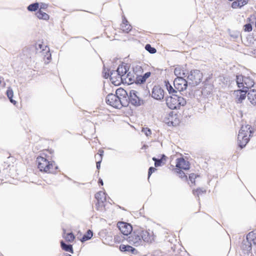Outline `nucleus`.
<instances>
[{"instance_id":"bf43d9fd","label":"nucleus","mask_w":256,"mask_h":256,"mask_svg":"<svg viewBox=\"0 0 256 256\" xmlns=\"http://www.w3.org/2000/svg\"><path fill=\"white\" fill-rule=\"evenodd\" d=\"M248 2V0H246Z\"/></svg>"},{"instance_id":"a211bd4d","label":"nucleus","mask_w":256,"mask_h":256,"mask_svg":"<svg viewBox=\"0 0 256 256\" xmlns=\"http://www.w3.org/2000/svg\"><path fill=\"white\" fill-rule=\"evenodd\" d=\"M237 94V98L236 102L237 103H241L242 100H244L246 98V94L248 92V90L244 91L242 90V88L240 89L236 92Z\"/></svg>"},{"instance_id":"c9c22d12","label":"nucleus","mask_w":256,"mask_h":256,"mask_svg":"<svg viewBox=\"0 0 256 256\" xmlns=\"http://www.w3.org/2000/svg\"><path fill=\"white\" fill-rule=\"evenodd\" d=\"M152 160L154 162V166L156 167L160 166L165 164L160 158H156V157H153Z\"/></svg>"},{"instance_id":"58836bf2","label":"nucleus","mask_w":256,"mask_h":256,"mask_svg":"<svg viewBox=\"0 0 256 256\" xmlns=\"http://www.w3.org/2000/svg\"><path fill=\"white\" fill-rule=\"evenodd\" d=\"M206 190H202L200 188H197L196 190H193V194L194 196H197L198 197H199L200 194L206 193Z\"/></svg>"},{"instance_id":"6ab92c4d","label":"nucleus","mask_w":256,"mask_h":256,"mask_svg":"<svg viewBox=\"0 0 256 256\" xmlns=\"http://www.w3.org/2000/svg\"><path fill=\"white\" fill-rule=\"evenodd\" d=\"M128 68L126 66H122V65H120L118 66L116 70L119 74L121 76V80L122 81L124 80V78H125V76L128 73Z\"/></svg>"},{"instance_id":"b1692460","label":"nucleus","mask_w":256,"mask_h":256,"mask_svg":"<svg viewBox=\"0 0 256 256\" xmlns=\"http://www.w3.org/2000/svg\"><path fill=\"white\" fill-rule=\"evenodd\" d=\"M129 94L128 96H124V98H118L119 108H122V106L126 107L129 104Z\"/></svg>"},{"instance_id":"7c9ffc66","label":"nucleus","mask_w":256,"mask_h":256,"mask_svg":"<svg viewBox=\"0 0 256 256\" xmlns=\"http://www.w3.org/2000/svg\"><path fill=\"white\" fill-rule=\"evenodd\" d=\"M125 78H124V80H125L126 82V80H128V82L130 84L136 82V78L133 74L130 73V72H128L126 75Z\"/></svg>"},{"instance_id":"72a5a7b5","label":"nucleus","mask_w":256,"mask_h":256,"mask_svg":"<svg viewBox=\"0 0 256 256\" xmlns=\"http://www.w3.org/2000/svg\"><path fill=\"white\" fill-rule=\"evenodd\" d=\"M145 49L151 54H154L156 52V50L151 46L150 44H146L145 46Z\"/></svg>"},{"instance_id":"603ef678","label":"nucleus","mask_w":256,"mask_h":256,"mask_svg":"<svg viewBox=\"0 0 256 256\" xmlns=\"http://www.w3.org/2000/svg\"><path fill=\"white\" fill-rule=\"evenodd\" d=\"M114 240L116 242H120L121 241V238L120 236H114Z\"/></svg>"},{"instance_id":"6e6552de","label":"nucleus","mask_w":256,"mask_h":256,"mask_svg":"<svg viewBox=\"0 0 256 256\" xmlns=\"http://www.w3.org/2000/svg\"><path fill=\"white\" fill-rule=\"evenodd\" d=\"M117 226L121 233L126 237L133 230L132 226L129 223L119 222H118Z\"/></svg>"},{"instance_id":"0eeeda50","label":"nucleus","mask_w":256,"mask_h":256,"mask_svg":"<svg viewBox=\"0 0 256 256\" xmlns=\"http://www.w3.org/2000/svg\"><path fill=\"white\" fill-rule=\"evenodd\" d=\"M138 92L135 90H130L129 92V104L135 106L144 104V100L138 96Z\"/></svg>"},{"instance_id":"09e8293b","label":"nucleus","mask_w":256,"mask_h":256,"mask_svg":"<svg viewBox=\"0 0 256 256\" xmlns=\"http://www.w3.org/2000/svg\"><path fill=\"white\" fill-rule=\"evenodd\" d=\"M151 75V72H146L142 76L146 80L147 78H148Z\"/></svg>"},{"instance_id":"49530a36","label":"nucleus","mask_w":256,"mask_h":256,"mask_svg":"<svg viewBox=\"0 0 256 256\" xmlns=\"http://www.w3.org/2000/svg\"><path fill=\"white\" fill-rule=\"evenodd\" d=\"M156 170V169L155 168H154L152 166H150L148 170V179L150 178V176Z\"/></svg>"},{"instance_id":"393cba45","label":"nucleus","mask_w":256,"mask_h":256,"mask_svg":"<svg viewBox=\"0 0 256 256\" xmlns=\"http://www.w3.org/2000/svg\"><path fill=\"white\" fill-rule=\"evenodd\" d=\"M6 94L11 103L14 104H16V102L13 100L14 92L11 87H8L6 92Z\"/></svg>"},{"instance_id":"7ed1b4c3","label":"nucleus","mask_w":256,"mask_h":256,"mask_svg":"<svg viewBox=\"0 0 256 256\" xmlns=\"http://www.w3.org/2000/svg\"><path fill=\"white\" fill-rule=\"evenodd\" d=\"M253 131L250 126L246 125L242 126L239 131L238 136V145L240 148L246 146L250 140V137L252 136Z\"/></svg>"},{"instance_id":"cd10ccee","label":"nucleus","mask_w":256,"mask_h":256,"mask_svg":"<svg viewBox=\"0 0 256 256\" xmlns=\"http://www.w3.org/2000/svg\"><path fill=\"white\" fill-rule=\"evenodd\" d=\"M116 94L118 98H124L128 96V93L122 88H118L116 92Z\"/></svg>"},{"instance_id":"f704fd0d","label":"nucleus","mask_w":256,"mask_h":256,"mask_svg":"<svg viewBox=\"0 0 256 256\" xmlns=\"http://www.w3.org/2000/svg\"><path fill=\"white\" fill-rule=\"evenodd\" d=\"M65 240L69 242H72L75 239V236L72 232H69L64 237Z\"/></svg>"},{"instance_id":"bb28decb","label":"nucleus","mask_w":256,"mask_h":256,"mask_svg":"<svg viewBox=\"0 0 256 256\" xmlns=\"http://www.w3.org/2000/svg\"><path fill=\"white\" fill-rule=\"evenodd\" d=\"M93 236V232L90 230H88L86 233L84 234L82 238L80 239V241L82 242H84L86 241L90 240L92 236Z\"/></svg>"},{"instance_id":"3c124183","label":"nucleus","mask_w":256,"mask_h":256,"mask_svg":"<svg viewBox=\"0 0 256 256\" xmlns=\"http://www.w3.org/2000/svg\"><path fill=\"white\" fill-rule=\"evenodd\" d=\"M166 156L165 154H162L161 156H160V158L162 162H164V164L166 163Z\"/></svg>"},{"instance_id":"412c9836","label":"nucleus","mask_w":256,"mask_h":256,"mask_svg":"<svg viewBox=\"0 0 256 256\" xmlns=\"http://www.w3.org/2000/svg\"><path fill=\"white\" fill-rule=\"evenodd\" d=\"M241 248L244 252H250L252 250V242L246 239H244L242 242Z\"/></svg>"},{"instance_id":"37998d69","label":"nucleus","mask_w":256,"mask_h":256,"mask_svg":"<svg viewBox=\"0 0 256 256\" xmlns=\"http://www.w3.org/2000/svg\"><path fill=\"white\" fill-rule=\"evenodd\" d=\"M244 30L245 32H250L252 30V25L250 23H248L244 25Z\"/></svg>"},{"instance_id":"c85d7f7f","label":"nucleus","mask_w":256,"mask_h":256,"mask_svg":"<svg viewBox=\"0 0 256 256\" xmlns=\"http://www.w3.org/2000/svg\"><path fill=\"white\" fill-rule=\"evenodd\" d=\"M244 76L242 74L236 76V84L239 88H242L244 86Z\"/></svg>"},{"instance_id":"2eb2a0df","label":"nucleus","mask_w":256,"mask_h":256,"mask_svg":"<svg viewBox=\"0 0 256 256\" xmlns=\"http://www.w3.org/2000/svg\"><path fill=\"white\" fill-rule=\"evenodd\" d=\"M244 86L242 88V90L246 92V90H250V88L254 86V80L249 76H244Z\"/></svg>"},{"instance_id":"6e6d98bb","label":"nucleus","mask_w":256,"mask_h":256,"mask_svg":"<svg viewBox=\"0 0 256 256\" xmlns=\"http://www.w3.org/2000/svg\"><path fill=\"white\" fill-rule=\"evenodd\" d=\"M42 44H38V46H36V48H39L40 49H42Z\"/></svg>"},{"instance_id":"1a4fd4ad","label":"nucleus","mask_w":256,"mask_h":256,"mask_svg":"<svg viewBox=\"0 0 256 256\" xmlns=\"http://www.w3.org/2000/svg\"><path fill=\"white\" fill-rule=\"evenodd\" d=\"M151 96L154 99L160 100L164 98V91L160 86H154L152 90Z\"/></svg>"},{"instance_id":"4be33fe9","label":"nucleus","mask_w":256,"mask_h":256,"mask_svg":"<svg viewBox=\"0 0 256 256\" xmlns=\"http://www.w3.org/2000/svg\"><path fill=\"white\" fill-rule=\"evenodd\" d=\"M164 85L166 87L167 90L168 91L169 94H176L178 92V90L174 88H173L171 84L170 83L169 81L168 80H166L164 82Z\"/></svg>"},{"instance_id":"864d4df0","label":"nucleus","mask_w":256,"mask_h":256,"mask_svg":"<svg viewBox=\"0 0 256 256\" xmlns=\"http://www.w3.org/2000/svg\"><path fill=\"white\" fill-rule=\"evenodd\" d=\"M98 184L99 185L103 186L104 185V182L102 178H100L98 180Z\"/></svg>"},{"instance_id":"a18cd8bd","label":"nucleus","mask_w":256,"mask_h":256,"mask_svg":"<svg viewBox=\"0 0 256 256\" xmlns=\"http://www.w3.org/2000/svg\"><path fill=\"white\" fill-rule=\"evenodd\" d=\"M230 34L231 38L235 40L238 38L240 33L237 31H235L230 32Z\"/></svg>"},{"instance_id":"f8f14e48","label":"nucleus","mask_w":256,"mask_h":256,"mask_svg":"<svg viewBox=\"0 0 256 256\" xmlns=\"http://www.w3.org/2000/svg\"><path fill=\"white\" fill-rule=\"evenodd\" d=\"M176 170H188L190 168V164L189 162L184 158H178L176 159Z\"/></svg>"},{"instance_id":"473e14b6","label":"nucleus","mask_w":256,"mask_h":256,"mask_svg":"<svg viewBox=\"0 0 256 256\" xmlns=\"http://www.w3.org/2000/svg\"><path fill=\"white\" fill-rule=\"evenodd\" d=\"M146 80L142 76V75L136 74V82L135 83L136 84H143L146 82Z\"/></svg>"},{"instance_id":"de8ad7c7","label":"nucleus","mask_w":256,"mask_h":256,"mask_svg":"<svg viewBox=\"0 0 256 256\" xmlns=\"http://www.w3.org/2000/svg\"><path fill=\"white\" fill-rule=\"evenodd\" d=\"M188 178H189L190 180V182L192 184H194L195 178H196V176L194 174V173L190 174L189 175Z\"/></svg>"},{"instance_id":"8fccbe9b","label":"nucleus","mask_w":256,"mask_h":256,"mask_svg":"<svg viewBox=\"0 0 256 256\" xmlns=\"http://www.w3.org/2000/svg\"><path fill=\"white\" fill-rule=\"evenodd\" d=\"M48 4L44 3H40V8L39 10L42 9H46L48 8Z\"/></svg>"},{"instance_id":"4c0bfd02","label":"nucleus","mask_w":256,"mask_h":256,"mask_svg":"<svg viewBox=\"0 0 256 256\" xmlns=\"http://www.w3.org/2000/svg\"><path fill=\"white\" fill-rule=\"evenodd\" d=\"M121 28L122 30L126 33H128L132 30V26L128 23L121 24Z\"/></svg>"},{"instance_id":"5fc2aeb1","label":"nucleus","mask_w":256,"mask_h":256,"mask_svg":"<svg viewBox=\"0 0 256 256\" xmlns=\"http://www.w3.org/2000/svg\"><path fill=\"white\" fill-rule=\"evenodd\" d=\"M128 21L127 20H126L125 18H123V20H122V24H128Z\"/></svg>"},{"instance_id":"f03ea898","label":"nucleus","mask_w":256,"mask_h":256,"mask_svg":"<svg viewBox=\"0 0 256 256\" xmlns=\"http://www.w3.org/2000/svg\"><path fill=\"white\" fill-rule=\"evenodd\" d=\"M36 162L38 168L40 172L54 174L58 169V166L54 161H48L46 158L38 156L36 158Z\"/></svg>"},{"instance_id":"39448f33","label":"nucleus","mask_w":256,"mask_h":256,"mask_svg":"<svg viewBox=\"0 0 256 256\" xmlns=\"http://www.w3.org/2000/svg\"><path fill=\"white\" fill-rule=\"evenodd\" d=\"M202 76V72L198 70H192L190 73H188L186 76L189 86L194 87L200 84Z\"/></svg>"},{"instance_id":"aec40b11","label":"nucleus","mask_w":256,"mask_h":256,"mask_svg":"<svg viewBox=\"0 0 256 256\" xmlns=\"http://www.w3.org/2000/svg\"><path fill=\"white\" fill-rule=\"evenodd\" d=\"M174 74L177 77H186L188 73L182 66H178L174 70Z\"/></svg>"},{"instance_id":"20e7f679","label":"nucleus","mask_w":256,"mask_h":256,"mask_svg":"<svg viewBox=\"0 0 256 256\" xmlns=\"http://www.w3.org/2000/svg\"><path fill=\"white\" fill-rule=\"evenodd\" d=\"M166 104L171 110L178 109L186 104V100L183 97L176 94L166 98Z\"/></svg>"},{"instance_id":"9d476101","label":"nucleus","mask_w":256,"mask_h":256,"mask_svg":"<svg viewBox=\"0 0 256 256\" xmlns=\"http://www.w3.org/2000/svg\"><path fill=\"white\" fill-rule=\"evenodd\" d=\"M106 101L108 104L116 108H119L118 98L116 94H109L106 98Z\"/></svg>"},{"instance_id":"f3484780","label":"nucleus","mask_w":256,"mask_h":256,"mask_svg":"<svg viewBox=\"0 0 256 256\" xmlns=\"http://www.w3.org/2000/svg\"><path fill=\"white\" fill-rule=\"evenodd\" d=\"M248 98L250 102L254 104H256V90L250 89L248 92Z\"/></svg>"},{"instance_id":"e433bc0d","label":"nucleus","mask_w":256,"mask_h":256,"mask_svg":"<svg viewBox=\"0 0 256 256\" xmlns=\"http://www.w3.org/2000/svg\"><path fill=\"white\" fill-rule=\"evenodd\" d=\"M176 172L179 174V176L180 178L186 181L188 180L187 176L186 174L181 170H176Z\"/></svg>"},{"instance_id":"ea45409f","label":"nucleus","mask_w":256,"mask_h":256,"mask_svg":"<svg viewBox=\"0 0 256 256\" xmlns=\"http://www.w3.org/2000/svg\"><path fill=\"white\" fill-rule=\"evenodd\" d=\"M143 70L141 66L139 65H136L134 67H133V71L136 75L137 74H140L142 72Z\"/></svg>"},{"instance_id":"423d86ee","label":"nucleus","mask_w":256,"mask_h":256,"mask_svg":"<svg viewBox=\"0 0 256 256\" xmlns=\"http://www.w3.org/2000/svg\"><path fill=\"white\" fill-rule=\"evenodd\" d=\"M174 85L175 88L182 96L184 94L182 92L186 90L189 86L188 81L186 80L184 77H177L175 78L174 81Z\"/></svg>"},{"instance_id":"dca6fc26","label":"nucleus","mask_w":256,"mask_h":256,"mask_svg":"<svg viewBox=\"0 0 256 256\" xmlns=\"http://www.w3.org/2000/svg\"><path fill=\"white\" fill-rule=\"evenodd\" d=\"M120 250L123 252H128L132 254H136L138 250L130 245L121 244L120 246Z\"/></svg>"},{"instance_id":"4d7b16f0","label":"nucleus","mask_w":256,"mask_h":256,"mask_svg":"<svg viewBox=\"0 0 256 256\" xmlns=\"http://www.w3.org/2000/svg\"><path fill=\"white\" fill-rule=\"evenodd\" d=\"M4 80V78L0 76V84L2 83V80Z\"/></svg>"},{"instance_id":"c756f323","label":"nucleus","mask_w":256,"mask_h":256,"mask_svg":"<svg viewBox=\"0 0 256 256\" xmlns=\"http://www.w3.org/2000/svg\"><path fill=\"white\" fill-rule=\"evenodd\" d=\"M247 240H248L251 242H252L254 244H256V234L254 232H250L246 236V238Z\"/></svg>"},{"instance_id":"4468645a","label":"nucleus","mask_w":256,"mask_h":256,"mask_svg":"<svg viewBox=\"0 0 256 256\" xmlns=\"http://www.w3.org/2000/svg\"><path fill=\"white\" fill-rule=\"evenodd\" d=\"M110 80L114 85H117L120 83L121 80L120 75L119 74L116 70H112L110 72Z\"/></svg>"},{"instance_id":"13d9d810","label":"nucleus","mask_w":256,"mask_h":256,"mask_svg":"<svg viewBox=\"0 0 256 256\" xmlns=\"http://www.w3.org/2000/svg\"><path fill=\"white\" fill-rule=\"evenodd\" d=\"M248 20L249 21H250V18H248Z\"/></svg>"},{"instance_id":"2f4dec72","label":"nucleus","mask_w":256,"mask_h":256,"mask_svg":"<svg viewBox=\"0 0 256 256\" xmlns=\"http://www.w3.org/2000/svg\"><path fill=\"white\" fill-rule=\"evenodd\" d=\"M39 8V4L38 2H34L30 4L27 9L30 12H36Z\"/></svg>"},{"instance_id":"c03bdc74","label":"nucleus","mask_w":256,"mask_h":256,"mask_svg":"<svg viewBox=\"0 0 256 256\" xmlns=\"http://www.w3.org/2000/svg\"><path fill=\"white\" fill-rule=\"evenodd\" d=\"M102 74H103V77L104 78H110V73H109V70L108 69L106 70V68L104 67V70L102 72Z\"/></svg>"},{"instance_id":"a878e982","label":"nucleus","mask_w":256,"mask_h":256,"mask_svg":"<svg viewBox=\"0 0 256 256\" xmlns=\"http://www.w3.org/2000/svg\"><path fill=\"white\" fill-rule=\"evenodd\" d=\"M36 16L39 19H42L44 20H48L49 19V15L47 14L46 13L42 12L40 10H38L36 14Z\"/></svg>"},{"instance_id":"f257e3e1","label":"nucleus","mask_w":256,"mask_h":256,"mask_svg":"<svg viewBox=\"0 0 256 256\" xmlns=\"http://www.w3.org/2000/svg\"><path fill=\"white\" fill-rule=\"evenodd\" d=\"M130 234V236L124 238L136 246L142 245L144 242H148L151 240L150 232L142 228H135Z\"/></svg>"},{"instance_id":"79ce46f5","label":"nucleus","mask_w":256,"mask_h":256,"mask_svg":"<svg viewBox=\"0 0 256 256\" xmlns=\"http://www.w3.org/2000/svg\"><path fill=\"white\" fill-rule=\"evenodd\" d=\"M100 152V153L99 154L100 160L98 162H97L96 163V167L98 170H99L100 168V164H101L102 158L104 151L102 150L101 152Z\"/></svg>"},{"instance_id":"5701e85b","label":"nucleus","mask_w":256,"mask_h":256,"mask_svg":"<svg viewBox=\"0 0 256 256\" xmlns=\"http://www.w3.org/2000/svg\"><path fill=\"white\" fill-rule=\"evenodd\" d=\"M62 248L66 252H70L72 254L74 253L72 246L70 244H67L63 240L60 242Z\"/></svg>"},{"instance_id":"ddd939ff","label":"nucleus","mask_w":256,"mask_h":256,"mask_svg":"<svg viewBox=\"0 0 256 256\" xmlns=\"http://www.w3.org/2000/svg\"><path fill=\"white\" fill-rule=\"evenodd\" d=\"M95 198L97 200L96 206H104V202L106 201V194L100 191L95 194Z\"/></svg>"},{"instance_id":"9b49d317","label":"nucleus","mask_w":256,"mask_h":256,"mask_svg":"<svg viewBox=\"0 0 256 256\" xmlns=\"http://www.w3.org/2000/svg\"><path fill=\"white\" fill-rule=\"evenodd\" d=\"M177 114L172 111L169 113L168 118L165 120V122L168 126H176L179 123Z\"/></svg>"},{"instance_id":"a19ab883","label":"nucleus","mask_w":256,"mask_h":256,"mask_svg":"<svg viewBox=\"0 0 256 256\" xmlns=\"http://www.w3.org/2000/svg\"><path fill=\"white\" fill-rule=\"evenodd\" d=\"M142 132L146 136H150L152 134V130L148 128H143Z\"/></svg>"}]
</instances>
